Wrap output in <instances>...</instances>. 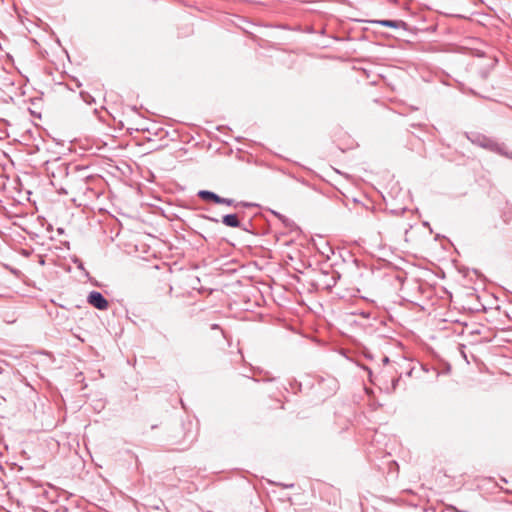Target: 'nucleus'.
Returning <instances> with one entry per match:
<instances>
[{
	"instance_id": "f257e3e1",
	"label": "nucleus",
	"mask_w": 512,
	"mask_h": 512,
	"mask_svg": "<svg viewBox=\"0 0 512 512\" xmlns=\"http://www.w3.org/2000/svg\"><path fill=\"white\" fill-rule=\"evenodd\" d=\"M88 303L99 310H106L109 306L108 301L97 291H93L89 294Z\"/></svg>"
},
{
	"instance_id": "f03ea898",
	"label": "nucleus",
	"mask_w": 512,
	"mask_h": 512,
	"mask_svg": "<svg viewBox=\"0 0 512 512\" xmlns=\"http://www.w3.org/2000/svg\"><path fill=\"white\" fill-rule=\"evenodd\" d=\"M199 196L203 200H211L215 203H221V204H226V205L232 204V200L220 198L218 195H216L215 193L210 192V191H200Z\"/></svg>"
},
{
	"instance_id": "7ed1b4c3",
	"label": "nucleus",
	"mask_w": 512,
	"mask_h": 512,
	"mask_svg": "<svg viewBox=\"0 0 512 512\" xmlns=\"http://www.w3.org/2000/svg\"><path fill=\"white\" fill-rule=\"evenodd\" d=\"M222 221L229 227H238L240 225L238 217L235 214L225 215Z\"/></svg>"
},
{
	"instance_id": "20e7f679",
	"label": "nucleus",
	"mask_w": 512,
	"mask_h": 512,
	"mask_svg": "<svg viewBox=\"0 0 512 512\" xmlns=\"http://www.w3.org/2000/svg\"><path fill=\"white\" fill-rule=\"evenodd\" d=\"M378 23H380L383 26H387V27H391V28H398L401 24V22L391 21V20H382V21H378Z\"/></svg>"
}]
</instances>
